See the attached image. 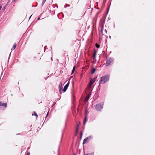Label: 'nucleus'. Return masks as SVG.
Segmentation results:
<instances>
[{"label": "nucleus", "instance_id": "f257e3e1", "mask_svg": "<svg viewBox=\"0 0 155 155\" xmlns=\"http://www.w3.org/2000/svg\"><path fill=\"white\" fill-rule=\"evenodd\" d=\"M109 80V77L108 76H104L101 78L100 82L101 84H104L108 81Z\"/></svg>", "mask_w": 155, "mask_h": 155}, {"label": "nucleus", "instance_id": "f03ea898", "mask_svg": "<svg viewBox=\"0 0 155 155\" xmlns=\"http://www.w3.org/2000/svg\"><path fill=\"white\" fill-rule=\"evenodd\" d=\"M103 105V104L102 103L98 104L96 105L95 109L97 110H100L101 109H102Z\"/></svg>", "mask_w": 155, "mask_h": 155}, {"label": "nucleus", "instance_id": "7ed1b4c3", "mask_svg": "<svg viewBox=\"0 0 155 155\" xmlns=\"http://www.w3.org/2000/svg\"><path fill=\"white\" fill-rule=\"evenodd\" d=\"M113 58H110L107 60L106 61V64L107 65H110V63L113 62Z\"/></svg>", "mask_w": 155, "mask_h": 155}, {"label": "nucleus", "instance_id": "20e7f679", "mask_svg": "<svg viewBox=\"0 0 155 155\" xmlns=\"http://www.w3.org/2000/svg\"><path fill=\"white\" fill-rule=\"evenodd\" d=\"M69 85V81L68 82L67 84L64 86V89L62 90V91L64 92L66 91Z\"/></svg>", "mask_w": 155, "mask_h": 155}, {"label": "nucleus", "instance_id": "39448f33", "mask_svg": "<svg viewBox=\"0 0 155 155\" xmlns=\"http://www.w3.org/2000/svg\"><path fill=\"white\" fill-rule=\"evenodd\" d=\"M92 137L91 136H89V137L86 138L84 141L83 143H86L88 140L91 139Z\"/></svg>", "mask_w": 155, "mask_h": 155}, {"label": "nucleus", "instance_id": "423d86ee", "mask_svg": "<svg viewBox=\"0 0 155 155\" xmlns=\"http://www.w3.org/2000/svg\"><path fill=\"white\" fill-rule=\"evenodd\" d=\"M95 81V79L94 78L92 80H91L90 82V83L89 86V88H90L92 84Z\"/></svg>", "mask_w": 155, "mask_h": 155}, {"label": "nucleus", "instance_id": "0eeeda50", "mask_svg": "<svg viewBox=\"0 0 155 155\" xmlns=\"http://www.w3.org/2000/svg\"><path fill=\"white\" fill-rule=\"evenodd\" d=\"M0 105L6 107L7 104L6 103H3L0 102Z\"/></svg>", "mask_w": 155, "mask_h": 155}, {"label": "nucleus", "instance_id": "6e6552de", "mask_svg": "<svg viewBox=\"0 0 155 155\" xmlns=\"http://www.w3.org/2000/svg\"><path fill=\"white\" fill-rule=\"evenodd\" d=\"M62 87V84L61 83H60L59 84V91L60 92H61V91Z\"/></svg>", "mask_w": 155, "mask_h": 155}, {"label": "nucleus", "instance_id": "1a4fd4ad", "mask_svg": "<svg viewBox=\"0 0 155 155\" xmlns=\"http://www.w3.org/2000/svg\"><path fill=\"white\" fill-rule=\"evenodd\" d=\"M90 95V94H89L87 96V97H85V101H87L88 100Z\"/></svg>", "mask_w": 155, "mask_h": 155}, {"label": "nucleus", "instance_id": "9d476101", "mask_svg": "<svg viewBox=\"0 0 155 155\" xmlns=\"http://www.w3.org/2000/svg\"><path fill=\"white\" fill-rule=\"evenodd\" d=\"M96 52L95 51H94L93 54V59L94 60L96 57Z\"/></svg>", "mask_w": 155, "mask_h": 155}, {"label": "nucleus", "instance_id": "9b49d317", "mask_svg": "<svg viewBox=\"0 0 155 155\" xmlns=\"http://www.w3.org/2000/svg\"><path fill=\"white\" fill-rule=\"evenodd\" d=\"M16 46V44H15L14 45H13L12 48V49H13V50L15 49V48Z\"/></svg>", "mask_w": 155, "mask_h": 155}, {"label": "nucleus", "instance_id": "f8f14e48", "mask_svg": "<svg viewBox=\"0 0 155 155\" xmlns=\"http://www.w3.org/2000/svg\"><path fill=\"white\" fill-rule=\"evenodd\" d=\"M95 71V69L94 68H93L91 70V73L92 74H94Z\"/></svg>", "mask_w": 155, "mask_h": 155}, {"label": "nucleus", "instance_id": "ddd939ff", "mask_svg": "<svg viewBox=\"0 0 155 155\" xmlns=\"http://www.w3.org/2000/svg\"><path fill=\"white\" fill-rule=\"evenodd\" d=\"M86 121H87V118H86V117L85 118L84 121V122H83L84 124H85V123H86Z\"/></svg>", "mask_w": 155, "mask_h": 155}, {"label": "nucleus", "instance_id": "4468645a", "mask_svg": "<svg viewBox=\"0 0 155 155\" xmlns=\"http://www.w3.org/2000/svg\"><path fill=\"white\" fill-rule=\"evenodd\" d=\"M32 116L35 115V116L37 118L38 117V115H37V114H36L35 112L34 113V114H32Z\"/></svg>", "mask_w": 155, "mask_h": 155}, {"label": "nucleus", "instance_id": "2eb2a0df", "mask_svg": "<svg viewBox=\"0 0 155 155\" xmlns=\"http://www.w3.org/2000/svg\"><path fill=\"white\" fill-rule=\"evenodd\" d=\"M75 66L73 67V68L72 70V74L74 72L75 70Z\"/></svg>", "mask_w": 155, "mask_h": 155}, {"label": "nucleus", "instance_id": "dca6fc26", "mask_svg": "<svg viewBox=\"0 0 155 155\" xmlns=\"http://www.w3.org/2000/svg\"><path fill=\"white\" fill-rule=\"evenodd\" d=\"M96 46L97 48H98L99 47V45L97 44H96Z\"/></svg>", "mask_w": 155, "mask_h": 155}, {"label": "nucleus", "instance_id": "f3484780", "mask_svg": "<svg viewBox=\"0 0 155 155\" xmlns=\"http://www.w3.org/2000/svg\"><path fill=\"white\" fill-rule=\"evenodd\" d=\"M46 0H43L42 1V5H43L45 3V2L46 1Z\"/></svg>", "mask_w": 155, "mask_h": 155}, {"label": "nucleus", "instance_id": "a211bd4d", "mask_svg": "<svg viewBox=\"0 0 155 155\" xmlns=\"http://www.w3.org/2000/svg\"><path fill=\"white\" fill-rule=\"evenodd\" d=\"M84 155H93V153L91 154H84Z\"/></svg>", "mask_w": 155, "mask_h": 155}, {"label": "nucleus", "instance_id": "6ab92c4d", "mask_svg": "<svg viewBox=\"0 0 155 155\" xmlns=\"http://www.w3.org/2000/svg\"><path fill=\"white\" fill-rule=\"evenodd\" d=\"M30 153L29 152H28L27 153V155H30Z\"/></svg>", "mask_w": 155, "mask_h": 155}, {"label": "nucleus", "instance_id": "aec40b11", "mask_svg": "<svg viewBox=\"0 0 155 155\" xmlns=\"http://www.w3.org/2000/svg\"><path fill=\"white\" fill-rule=\"evenodd\" d=\"M2 8V7L0 5V10Z\"/></svg>", "mask_w": 155, "mask_h": 155}, {"label": "nucleus", "instance_id": "412c9836", "mask_svg": "<svg viewBox=\"0 0 155 155\" xmlns=\"http://www.w3.org/2000/svg\"><path fill=\"white\" fill-rule=\"evenodd\" d=\"M39 19H40V18H39H39H38L37 20H39Z\"/></svg>", "mask_w": 155, "mask_h": 155}, {"label": "nucleus", "instance_id": "4be33fe9", "mask_svg": "<svg viewBox=\"0 0 155 155\" xmlns=\"http://www.w3.org/2000/svg\"><path fill=\"white\" fill-rule=\"evenodd\" d=\"M31 16H32V15H31V16L29 18V19H30V18H31Z\"/></svg>", "mask_w": 155, "mask_h": 155}, {"label": "nucleus", "instance_id": "5701e85b", "mask_svg": "<svg viewBox=\"0 0 155 155\" xmlns=\"http://www.w3.org/2000/svg\"><path fill=\"white\" fill-rule=\"evenodd\" d=\"M15 1V0H13V1Z\"/></svg>", "mask_w": 155, "mask_h": 155}, {"label": "nucleus", "instance_id": "b1692460", "mask_svg": "<svg viewBox=\"0 0 155 155\" xmlns=\"http://www.w3.org/2000/svg\"><path fill=\"white\" fill-rule=\"evenodd\" d=\"M73 155H75V154H74Z\"/></svg>", "mask_w": 155, "mask_h": 155}]
</instances>
